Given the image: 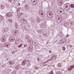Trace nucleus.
Wrapping results in <instances>:
<instances>
[{"label":"nucleus","mask_w":74,"mask_h":74,"mask_svg":"<svg viewBox=\"0 0 74 74\" xmlns=\"http://www.w3.org/2000/svg\"><path fill=\"white\" fill-rule=\"evenodd\" d=\"M74 68V65H72L70 67V70H71L72 69H73Z\"/></svg>","instance_id":"18"},{"label":"nucleus","mask_w":74,"mask_h":74,"mask_svg":"<svg viewBox=\"0 0 74 74\" xmlns=\"http://www.w3.org/2000/svg\"><path fill=\"white\" fill-rule=\"evenodd\" d=\"M49 12H50L49 14V16H51V14H52V12L50 11H49Z\"/></svg>","instance_id":"30"},{"label":"nucleus","mask_w":74,"mask_h":74,"mask_svg":"<svg viewBox=\"0 0 74 74\" xmlns=\"http://www.w3.org/2000/svg\"><path fill=\"white\" fill-rule=\"evenodd\" d=\"M26 44H25V45H24V47H26Z\"/></svg>","instance_id":"41"},{"label":"nucleus","mask_w":74,"mask_h":74,"mask_svg":"<svg viewBox=\"0 0 74 74\" xmlns=\"http://www.w3.org/2000/svg\"><path fill=\"white\" fill-rule=\"evenodd\" d=\"M71 8H74V4H71Z\"/></svg>","instance_id":"23"},{"label":"nucleus","mask_w":74,"mask_h":74,"mask_svg":"<svg viewBox=\"0 0 74 74\" xmlns=\"http://www.w3.org/2000/svg\"><path fill=\"white\" fill-rule=\"evenodd\" d=\"M26 62H27V60H24L22 62V64L21 65L22 66H25L26 64Z\"/></svg>","instance_id":"6"},{"label":"nucleus","mask_w":74,"mask_h":74,"mask_svg":"<svg viewBox=\"0 0 74 74\" xmlns=\"http://www.w3.org/2000/svg\"><path fill=\"white\" fill-rule=\"evenodd\" d=\"M36 1H35V0L34 1V3H35V2H36Z\"/></svg>","instance_id":"43"},{"label":"nucleus","mask_w":74,"mask_h":74,"mask_svg":"<svg viewBox=\"0 0 74 74\" xmlns=\"http://www.w3.org/2000/svg\"><path fill=\"white\" fill-rule=\"evenodd\" d=\"M48 58H50L51 60H55L57 58V56L55 55H50L48 56Z\"/></svg>","instance_id":"1"},{"label":"nucleus","mask_w":74,"mask_h":74,"mask_svg":"<svg viewBox=\"0 0 74 74\" xmlns=\"http://www.w3.org/2000/svg\"><path fill=\"white\" fill-rule=\"evenodd\" d=\"M63 34L62 32H60V33L58 34V35L56 36V37H58V36H59V37H61L62 38H63Z\"/></svg>","instance_id":"5"},{"label":"nucleus","mask_w":74,"mask_h":74,"mask_svg":"<svg viewBox=\"0 0 74 74\" xmlns=\"http://www.w3.org/2000/svg\"><path fill=\"white\" fill-rule=\"evenodd\" d=\"M39 14H41V15L43 16L44 15V14H43V13H42V11H39Z\"/></svg>","instance_id":"21"},{"label":"nucleus","mask_w":74,"mask_h":74,"mask_svg":"<svg viewBox=\"0 0 74 74\" xmlns=\"http://www.w3.org/2000/svg\"><path fill=\"white\" fill-rule=\"evenodd\" d=\"M21 67V65H17L16 66L15 68L17 70H19Z\"/></svg>","instance_id":"8"},{"label":"nucleus","mask_w":74,"mask_h":74,"mask_svg":"<svg viewBox=\"0 0 74 74\" xmlns=\"http://www.w3.org/2000/svg\"><path fill=\"white\" fill-rule=\"evenodd\" d=\"M15 0H14V1H15Z\"/></svg>","instance_id":"56"},{"label":"nucleus","mask_w":74,"mask_h":74,"mask_svg":"<svg viewBox=\"0 0 74 74\" xmlns=\"http://www.w3.org/2000/svg\"><path fill=\"white\" fill-rule=\"evenodd\" d=\"M8 21H9V22H10L11 23L12 22V20H8Z\"/></svg>","instance_id":"31"},{"label":"nucleus","mask_w":74,"mask_h":74,"mask_svg":"<svg viewBox=\"0 0 74 74\" xmlns=\"http://www.w3.org/2000/svg\"><path fill=\"white\" fill-rule=\"evenodd\" d=\"M26 38L27 40H29V38L28 37H27V38L26 37Z\"/></svg>","instance_id":"37"},{"label":"nucleus","mask_w":74,"mask_h":74,"mask_svg":"<svg viewBox=\"0 0 74 74\" xmlns=\"http://www.w3.org/2000/svg\"><path fill=\"white\" fill-rule=\"evenodd\" d=\"M49 61H50V60L49 59L48 60L45 62H44V64H45V63H47V62H49Z\"/></svg>","instance_id":"29"},{"label":"nucleus","mask_w":74,"mask_h":74,"mask_svg":"<svg viewBox=\"0 0 74 74\" xmlns=\"http://www.w3.org/2000/svg\"><path fill=\"white\" fill-rule=\"evenodd\" d=\"M62 23H64V26L65 27H68L69 26L70 24L69 23H64V21Z\"/></svg>","instance_id":"3"},{"label":"nucleus","mask_w":74,"mask_h":74,"mask_svg":"<svg viewBox=\"0 0 74 74\" xmlns=\"http://www.w3.org/2000/svg\"><path fill=\"white\" fill-rule=\"evenodd\" d=\"M56 66H58V67H62V64L60 63H58V65H56Z\"/></svg>","instance_id":"14"},{"label":"nucleus","mask_w":74,"mask_h":74,"mask_svg":"<svg viewBox=\"0 0 74 74\" xmlns=\"http://www.w3.org/2000/svg\"><path fill=\"white\" fill-rule=\"evenodd\" d=\"M39 60H40V59H38Z\"/></svg>","instance_id":"53"},{"label":"nucleus","mask_w":74,"mask_h":74,"mask_svg":"<svg viewBox=\"0 0 74 74\" xmlns=\"http://www.w3.org/2000/svg\"><path fill=\"white\" fill-rule=\"evenodd\" d=\"M48 14V13H47V14Z\"/></svg>","instance_id":"52"},{"label":"nucleus","mask_w":74,"mask_h":74,"mask_svg":"<svg viewBox=\"0 0 74 74\" xmlns=\"http://www.w3.org/2000/svg\"><path fill=\"white\" fill-rule=\"evenodd\" d=\"M11 40H12V39Z\"/></svg>","instance_id":"54"},{"label":"nucleus","mask_w":74,"mask_h":74,"mask_svg":"<svg viewBox=\"0 0 74 74\" xmlns=\"http://www.w3.org/2000/svg\"><path fill=\"white\" fill-rule=\"evenodd\" d=\"M15 43L16 45H18V44L19 43V41H18V40H16L15 41Z\"/></svg>","instance_id":"19"},{"label":"nucleus","mask_w":74,"mask_h":74,"mask_svg":"<svg viewBox=\"0 0 74 74\" xmlns=\"http://www.w3.org/2000/svg\"><path fill=\"white\" fill-rule=\"evenodd\" d=\"M8 63L9 64L11 65H12L13 64H15V63H14V62H11V61H9Z\"/></svg>","instance_id":"12"},{"label":"nucleus","mask_w":74,"mask_h":74,"mask_svg":"<svg viewBox=\"0 0 74 74\" xmlns=\"http://www.w3.org/2000/svg\"><path fill=\"white\" fill-rule=\"evenodd\" d=\"M62 22V21L61 20V18L60 17L58 18V20L57 21V23H60Z\"/></svg>","instance_id":"11"},{"label":"nucleus","mask_w":74,"mask_h":74,"mask_svg":"<svg viewBox=\"0 0 74 74\" xmlns=\"http://www.w3.org/2000/svg\"><path fill=\"white\" fill-rule=\"evenodd\" d=\"M28 66H30V64L29 63L28 64Z\"/></svg>","instance_id":"36"},{"label":"nucleus","mask_w":74,"mask_h":74,"mask_svg":"<svg viewBox=\"0 0 74 74\" xmlns=\"http://www.w3.org/2000/svg\"><path fill=\"white\" fill-rule=\"evenodd\" d=\"M61 41L62 42H66V39H64V38H63L61 40Z\"/></svg>","instance_id":"17"},{"label":"nucleus","mask_w":74,"mask_h":74,"mask_svg":"<svg viewBox=\"0 0 74 74\" xmlns=\"http://www.w3.org/2000/svg\"><path fill=\"white\" fill-rule=\"evenodd\" d=\"M25 10H29V5H26L25 6Z\"/></svg>","instance_id":"10"},{"label":"nucleus","mask_w":74,"mask_h":74,"mask_svg":"<svg viewBox=\"0 0 74 74\" xmlns=\"http://www.w3.org/2000/svg\"><path fill=\"white\" fill-rule=\"evenodd\" d=\"M16 74V72L14 71H13L11 73V74Z\"/></svg>","instance_id":"26"},{"label":"nucleus","mask_w":74,"mask_h":74,"mask_svg":"<svg viewBox=\"0 0 74 74\" xmlns=\"http://www.w3.org/2000/svg\"><path fill=\"white\" fill-rule=\"evenodd\" d=\"M37 22L38 23H40V22H41V20H40V19H38V20H37Z\"/></svg>","instance_id":"20"},{"label":"nucleus","mask_w":74,"mask_h":74,"mask_svg":"<svg viewBox=\"0 0 74 74\" xmlns=\"http://www.w3.org/2000/svg\"><path fill=\"white\" fill-rule=\"evenodd\" d=\"M69 35L68 34L66 35V38H67V37H69Z\"/></svg>","instance_id":"35"},{"label":"nucleus","mask_w":74,"mask_h":74,"mask_svg":"<svg viewBox=\"0 0 74 74\" xmlns=\"http://www.w3.org/2000/svg\"><path fill=\"white\" fill-rule=\"evenodd\" d=\"M8 45H9V44L8 43L6 42L4 44V45L5 47H8Z\"/></svg>","instance_id":"13"},{"label":"nucleus","mask_w":74,"mask_h":74,"mask_svg":"<svg viewBox=\"0 0 74 74\" xmlns=\"http://www.w3.org/2000/svg\"><path fill=\"white\" fill-rule=\"evenodd\" d=\"M0 19H1L2 20L4 19V17L1 16Z\"/></svg>","instance_id":"25"},{"label":"nucleus","mask_w":74,"mask_h":74,"mask_svg":"<svg viewBox=\"0 0 74 74\" xmlns=\"http://www.w3.org/2000/svg\"><path fill=\"white\" fill-rule=\"evenodd\" d=\"M1 15H0V18H1Z\"/></svg>","instance_id":"48"},{"label":"nucleus","mask_w":74,"mask_h":74,"mask_svg":"<svg viewBox=\"0 0 74 74\" xmlns=\"http://www.w3.org/2000/svg\"><path fill=\"white\" fill-rule=\"evenodd\" d=\"M12 15V13H8L6 14V16L7 17H10Z\"/></svg>","instance_id":"7"},{"label":"nucleus","mask_w":74,"mask_h":74,"mask_svg":"<svg viewBox=\"0 0 74 74\" xmlns=\"http://www.w3.org/2000/svg\"><path fill=\"white\" fill-rule=\"evenodd\" d=\"M12 1V0H8V1L9 2H11Z\"/></svg>","instance_id":"38"},{"label":"nucleus","mask_w":74,"mask_h":74,"mask_svg":"<svg viewBox=\"0 0 74 74\" xmlns=\"http://www.w3.org/2000/svg\"><path fill=\"white\" fill-rule=\"evenodd\" d=\"M52 71L53 73H56V69H53Z\"/></svg>","instance_id":"24"},{"label":"nucleus","mask_w":74,"mask_h":74,"mask_svg":"<svg viewBox=\"0 0 74 74\" xmlns=\"http://www.w3.org/2000/svg\"><path fill=\"white\" fill-rule=\"evenodd\" d=\"M67 47V49H70V48H71L73 47L72 45H68Z\"/></svg>","instance_id":"15"},{"label":"nucleus","mask_w":74,"mask_h":74,"mask_svg":"<svg viewBox=\"0 0 74 74\" xmlns=\"http://www.w3.org/2000/svg\"><path fill=\"white\" fill-rule=\"evenodd\" d=\"M21 5V4H20V3H18V6H19V5Z\"/></svg>","instance_id":"44"},{"label":"nucleus","mask_w":74,"mask_h":74,"mask_svg":"<svg viewBox=\"0 0 74 74\" xmlns=\"http://www.w3.org/2000/svg\"><path fill=\"white\" fill-rule=\"evenodd\" d=\"M50 74H53V72L52 71H51L50 73Z\"/></svg>","instance_id":"32"},{"label":"nucleus","mask_w":74,"mask_h":74,"mask_svg":"<svg viewBox=\"0 0 74 74\" xmlns=\"http://www.w3.org/2000/svg\"><path fill=\"white\" fill-rule=\"evenodd\" d=\"M62 50L64 51L66 50V48H65L64 47H62Z\"/></svg>","instance_id":"27"},{"label":"nucleus","mask_w":74,"mask_h":74,"mask_svg":"<svg viewBox=\"0 0 74 74\" xmlns=\"http://www.w3.org/2000/svg\"><path fill=\"white\" fill-rule=\"evenodd\" d=\"M12 40H13V39H12Z\"/></svg>","instance_id":"57"},{"label":"nucleus","mask_w":74,"mask_h":74,"mask_svg":"<svg viewBox=\"0 0 74 74\" xmlns=\"http://www.w3.org/2000/svg\"><path fill=\"white\" fill-rule=\"evenodd\" d=\"M29 49L30 50V51H33V46H31L29 47Z\"/></svg>","instance_id":"16"},{"label":"nucleus","mask_w":74,"mask_h":74,"mask_svg":"<svg viewBox=\"0 0 74 74\" xmlns=\"http://www.w3.org/2000/svg\"><path fill=\"white\" fill-rule=\"evenodd\" d=\"M46 65H44V66H46Z\"/></svg>","instance_id":"51"},{"label":"nucleus","mask_w":74,"mask_h":74,"mask_svg":"<svg viewBox=\"0 0 74 74\" xmlns=\"http://www.w3.org/2000/svg\"><path fill=\"white\" fill-rule=\"evenodd\" d=\"M35 4H36V3H35Z\"/></svg>","instance_id":"55"},{"label":"nucleus","mask_w":74,"mask_h":74,"mask_svg":"<svg viewBox=\"0 0 74 74\" xmlns=\"http://www.w3.org/2000/svg\"><path fill=\"white\" fill-rule=\"evenodd\" d=\"M56 74H61L59 72H58L56 73Z\"/></svg>","instance_id":"34"},{"label":"nucleus","mask_w":74,"mask_h":74,"mask_svg":"<svg viewBox=\"0 0 74 74\" xmlns=\"http://www.w3.org/2000/svg\"><path fill=\"white\" fill-rule=\"evenodd\" d=\"M1 40L3 42H5L6 40V38L4 37H3L2 38Z\"/></svg>","instance_id":"9"},{"label":"nucleus","mask_w":74,"mask_h":74,"mask_svg":"<svg viewBox=\"0 0 74 74\" xmlns=\"http://www.w3.org/2000/svg\"><path fill=\"white\" fill-rule=\"evenodd\" d=\"M20 14H21V15H22L23 14V13H20Z\"/></svg>","instance_id":"39"},{"label":"nucleus","mask_w":74,"mask_h":74,"mask_svg":"<svg viewBox=\"0 0 74 74\" xmlns=\"http://www.w3.org/2000/svg\"><path fill=\"white\" fill-rule=\"evenodd\" d=\"M27 62L28 63H29V62H30V61L29 60H27Z\"/></svg>","instance_id":"42"},{"label":"nucleus","mask_w":74,"mask_h":74,"mask_svg":"<svg viewBox=\"0 0 74 74\" xmlns=\"http://www.w3.org/2000/svg\"><path fill=\"white\" fill-rule=\"evenodd\" d=\"M49 53H51V52L50 51H49Z\"/></svg>","instance_id":"47"},{"label":"nucleus","mask_w":74,"mask_h":74,"mask_svg":"<svg viewBox=\"0 0 74 74\" xmlns=\"http://www.w3.org/2000/svg\"><path fill=\"white\" fill-rule=\"evenodd\" d=\"M38 69V67L37 66H35V69L36 70H37V69Z\"/></svg>","instance_id":"33"},{"label":"nucleus","mask_w":74,"mask_h":74,"mask_svg":"<svg viewBox=\"0 0 74 74\" xmlns=\"http://www.w3.org/2000/svg\"><path fill=\"white\" fill-rule=\"evenodd\" d=\"M49 42V41H47V43H48Z\"/></svg>","instance_id":"45"},{"label":"nucleus","mask_w":74,"mask_h":74,"mask_svg":"<svg viewBox=\"0 0 74 74\" xmlns=\"http://www.w3.org/2000/svg\"><path fill=\"white\" fill-rule=\"evenodd\" d=\"M6 60H8V59L7 58V59H6Z\"/></svg>","instance_id":"46"},{"label":"nucleus","mask_w":74,"mask_h":74,"mask_svg":"<svg viewBox=\"0 0 74 74\" xmlns=\"http://www.w3.org/2000/svg\"><path fill=\"white\" fill-rule=\"evenodd\" d=\"M9 30V28L7 27H5L3 28L2 29V32H4L5 33H6V32H7Z\"/></svg>","instance_id":"2"},{"label":"nucleus","mask_w":74,"mask_h":74,"mask_svg":"<svg viewBox=\"0 0 74 74\" xmlns=\"http://www.w3.org/2000/svg\"><path fill=\"white\" fill-rule=\"evenodd\" d=\"M13 39L14 40L15 39V38H13Z\"/></svg>","instance_id":"50"},{"label":"nucleus","mask_w":74,"mask_h":74,"mask_svg":"<svg viewBox=\"0 0 74 74\" xmlns=\"http://www.w3.org/2000/svg\"><path fill=\"white\" fill-rule=\"evenodd\" d=\"M47 74H50V73H48Z\"/></svg>","instance_id":"49"},{"label":"nucleus","mask_w":74,"mask_h":74,"mask_svg":"<svg viewBox=\"0 0 74 74\" xmlns=\"http://www.w3.org/2000/svg\"><path fill=\"white\" fill-rule=\"evenodd\" d=\"M22 45H23V44H22V43H21L20 44L19 46H18V47L19 48H20V47H21L22 46Z\"/></svg>","instance_id":"22"},{"label":"nucleus","mask_w":74,"mask_h":74,"mask_svg":"<svg viewBox=\"0 0 74 74\" xmlns=\"http://www.w3.org/2000/svg\"><path fill=\"white\" fill-rule=\"evenodd\" d=\"M65 7L66 8H67L68 7V5H66V6H65Z\"/></svg>","instance_id":"40"},{"label":"nucleus","mask_w":74,"mask_h":74,"mask_svg":"<svg viewBox=\"0 0 74 74\" xmlns=\"http://www.w3.org/2000/svg\"><path fill=\"white\" fill-rule=\"evenodd\" d=\"M1 9H3L4 8V5H1Z\"/></svg>","instance_id":"28"},{"label":"nucleus","mask_w":74,"mask_h":74,"mask_svg":"<svg viewBox=\"0 0 74 74\" xmlns=\"http://www.w3.org/2000/svg\"><path fill=\"white\" fill-rule=\"evenodd\" d=\"M60 12L61 15H63L64 14V10L63 9H61L60 10Z\"/></svg>","instance_id":"4"}]
</instances>
